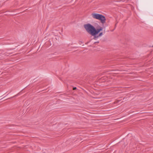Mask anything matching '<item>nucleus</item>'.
Returning a JSON list of instances; mask_svg holds the SVG:
<instances>
[{"mask_svg": "<svg viewBox=\"0 0 153 153\" xmlns=\"http://www.w3.org/2000/svg\"><path fill=\"white\" fill-rule=\"evenodd\" d=\"M84 27L87 32L94 36L98 34L103 29V27L100 25H98L96 28L93 26L89 23L85 24Z\"/></svg>", "mask_w": 153, "mask_h": 153, "instance_id": "obj_1", "label": "nucleus"}, {"mask_svg": "<svg viewBox=\"0 0 153 153\" xmlns=\"http://www.w3.org/2000/svg\"><path fill=\"white\" fill-rule=\"evenodd\" d=\"M92 15L94 18L100 20L102 23H105L106 19L104 16L97 13L92 14Z\"/></svg>", "mask_w": 153, "mask_h": 153, "instance_id": "obj_2", "label": "nucleus"}, {"mask_svg": "<svg viewBox=\"0 0 153 153\" xmlns=\"http://www.w3.org/2000/svg\"><path fill=\"white\" fill-rule=\"evenodd\" d=\"M103 35V33L102 32H100L99 34V35L96 36V35L95 36H94V39H97L99 37L102 36Z\"/></svg>", "mask_w": 153, "mask_h": 153, "instance_id": "obj_3", "label": "nucleus"}, {"mask_svg": "<svg viewBox=\"0 0 153 153\" xmlns=\"http://www.w3.org/2000/svg\"><path fill=\"white\" fill-rule=\"evenodd\" d=\"M76 87H74V88H73V89H74V90H75V89H76Z\"/></svg>", "mask_w": 153, "mask_h": 153, "instance_id": "obj_4", "label": "nucleus"}, {"mask_svg": "<svg viewBox=\"0 0 153 153\" xmlns=\"http://www.w3.org/2000/svg\"><path fill=\"white\" fill-rule=\"evenodd\" d=\"M152 47H153V46H152Z\"/></svg>", "mask_w": 153, "mask_h": 153, "instance_id": "obj_5", "label": "nucleus"}]
</instances>
